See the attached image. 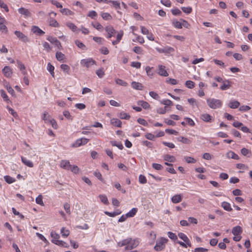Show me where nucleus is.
<instances>
[{
  "mask_svg": "<svg viewBox=\"0 0 252 252\" xmlns=\"http://www.w3.org/2000/svg\"><path fill=\"white\" fill-rule=\"evenodd\" d=\"M236 167L239 169L242 170H248L249 167L248 166L246 165L243 163H238L236 164Z\"/></svg>",
  "mask_w": 252,
  "mask_h": 252,
  "instance_id": "obj_50",
  "label": "nucleus"
},
{
  "mask_svg": "<svg viewBox=\"0 0 252 252\" xmlns=\"http://www.w3.org/2000/svg\"><path fill=\"white\" fill-rule=\"evenodd\" d=\"M56 57L58 61L60 62L63 61L64 59V55L60 52H57Z\"/></svg>",
  "mask_w": 252,
  "mask_h": 252,
  "instance_id": "obj_33",
  "label": "nucleus"
},
{
  "mask_svg": "<svg viewBox=\"0 0 252 252\" xmlns=\"http://www.w3.org/2000/svg\"><path fill=\"white\" fill-rule=\"evenodd\" d=\"M61 233L63 237H67L70 234V231L65 227H62L61 229Z\"/></svg>",
  "mask_w": 252,
  "mask_h": 252,
  "instance_id": "obj_29",
  "label": "nucleus"
},
{
  "mask_svg": "<svg viewBox=\"0 0 252 252\" xmlns=\"http://www.w3.org/2000/svg\"><path fill=\"white\" fill-rule=\"evenodd\" d=\"M137 104L138 106H141L144 109L150 108V104L147 102L143 100L138 101Z\"/></svg>",
  "mask_w": 252,
  "mask_h": 252,
  "instance_id": "obj_21",
  "label": "nucleus"
},
{
  "mask_svg": "<svg viewBox=\"0 0 252 252\" xmlns=\"http://www.w3.org/2000/svg\"><path fill=\"white\" fill-rule=\"evenodd\" d=\"M208 250L206 248L200 247L195 248L194 252H207Z\"/></svg>",
  "mask_w": 252,
  "mask_h": 252,
  "instance_id": "obj_64",
  "label": "nucleus"
},
{
  "mask_svg": "<svg viewBox=\"0 0 252 252\" xmlns=\"http://www.w3.org/2000/svg\"><path fill=\"white\" fill-rule=\"evenodd\" d=\"M241 153L244 156L250 157L252 154L251 151L245 148H243L241 149Z\"/></svg>",
  "mask_w": 252,
  "mask_h": 252,
  "instance_id": "obj_34",
  "label": "nucleus"
},
{
  "mask_svg": "<svg viewBox=\"0 0 252 252\" xmlns=\"http://www.w3.org/2000/svg\"><path fill=\"white\" fill-rule=\"evenodd\" d=\"M43 119L47 124L51 125L54 128L57 129L58 128V125L56 121L52 119L48 113H45Z\"/></svg>",
  "mask_w": 252,
  "mask_h": 252,
  "instance_id": "obj_5",
  "label": "nucleus"
},
{
  "mask_svg": "<svg viewBox=\"0 0 252 252\" xmlns=\"http://www.w3.org/2000/svg\"><path fill=\"white\" fill-rule=\"evenodd\" d=\"M221 206L224 209V210L227 211H231L232 210L230 204L227 202L224 201L222 202Z\"/></svg>",
  "mask_w": 252,
  "mask_h": 252,
  "instance_id": "obj_24",
  "label": "nucleus"
},
{
  "mask_svg": "<svg viewBox=\"0 0 252 252\" xmlns=\"http://www.w3.org/2000/svg\"><path fill=\"white\" fill-rule=\"evenodd\" d=\"M33 33L38 34V35H42L45 33L44 32L41 30L37 26H33L32 29Z\"/></svg>",
  "mask_w": 252,
  "mask_h": 252,
  "instance_id": "obj_22",
  "label": "nucleus"
},
{
  "mask_svg": "<svg viewBox=\"0 0 252 252\" xmlns=\"http://www.w3.org/2000/svg\"><path fill=\"white\" fill-rule=\"evenodd\" d=\"M149 94L152 97H153V98H154L156 100H159L160 98L159 95L157 93H156L155 92H153V91L150 92Z\"/></svg>",
  "mask_w": 252,
  "mask_h": 252,
  "instance_id": "obj_51",
  "label": "nucleus"
},
{
  "mask_svg": "<svg viewBox=\"0 0 252 252\" xmlns=\"http://www.w3.org/2000/svg\"><path fill=\"white\" fill-rule=\"evenodd\" d=\"M172 24L174 25V26L177 29H182V23L181 22L174 20L172 21Z\"/></svg>",
  "mask_w": 252,
  "mask_h": 252,
  "instance_id": "obj_43",
  "label": "nucleus"
},
{
  "mask_svg": "<svg viewBox=\"0 0 252 252\" xmlns=\"http://www.w3.org/2000/svg\"><path fill=\"white\" fill-rule=\"evenodd\" d=\"M240 105V103L237 100L231 101L228 103V106L231 109L237 108Z\"/></svg>",
  "mask_w": 252,
  "mask_h": 252,
  "instance_id": "obj_27",
  "label": "nucleus"
},
{
  "mask_svg": "<svg viewBox=\"0 0 252 252\" xmlns=\"http://www.w3.org/2000/svg\"><path fill=\"white\" fill-rule=\"evenodd\" d=\"M81 141L80 140V139H77L75 142L72 145V147H75V148H77V147H79L81 146H82V143H81Z\"/></svg>",
  "mask_w": 252,
  "mask_h": 252,
  "instance_id": "obj_54",
  "label": "nucleus"
},
{
  "mask_svg": "<svg viewBox=\"0 0 252 252\" xmlns=\"http://www.w3.org/2000/svg\"><path fill=\"white\" fill-rule=\"evenodd\" d=\"M51 236L52 238V242L58 246L63 247L64 248H68L69 247L68 244L60 240L59 239L60 238V235L58 234L57 232H56L54 231H52L51 232Z\"/></svg>",
  "mask_w": 252,
  "mask_h": 252,
  "instance_id": "obj_2",
  "label": "nucleus"
},
{
  "mask_svg": "<svg viewBox=\"0 0 252 252\" xmlns=\"http://www.w3.org/2000/svg\"><path fill=\"white\" fill-rule=\"evenodd\" d=\"M4 179L5 181L8 184H12L16 181L15 178L11 177V176L8 175L4 176Z\"/></svg>",
  "mask_w": 252,
  "mask_h": 252,
  "instance_id": "obj_31",
  "label": "nucleus"
},
{
  "mask_svg": "<svg viewBox=\"0 0 252 252\" xmlns=\"http://www.w3.org/2000/svg\"><path fill=\"white\" fill-rule=\"evenodd\" d=\"M101 15L102 18L105 20H111L112 19V16L108 13L102 12Z\"/></svg>",
  "mask_w": 252,
  "mask_h": 252,
  "instance_id": "obj_35",
  "label": "nucleus"
},
{
  "mask_svg": "<svg viewBox=\"0 0 252 252\" xmlns=\"http://www.w3.org/2000/svg\"><path fill=\"white\" fill-rule=\"evenodd\" d=\"M2 73L6 77H10L12 74V70L10 67L8 66H5L2 70Z\"/></svg>",
  "mask_w": 252,
  "mask_h": 252,
  "instance_id": "obj_11",
  "label": "nucleus"
},
{
  "mask_svg": "<svg viewBox=\"0 0 252 252\" xmlns=\"http://www.w3.org/2000/svg\"><path fill=\"white\" fill-rule=\"evenodd\" d=\"M35 202L37 204L41 205L44 206V204L43 201V197L41 194H39L35 199Z\"/></svg>",
  "mask_w": 252,
  "mask_h": 252,
  "instance_id": "obj_36",
  "label": "nucleus"
},
{
  "mask_svg": "<svg viewBox=\"0 0 252 252\" xmlns=\"http://www.w3.org/2000/svg\"><path fill=\"white\" fill-rule=\"evenodd\" d=\"M116 83L122 86H126L127 85V83L126 82L120 79H117L116 80Z\"/></svg>",
  "mask_w": 252,
  "mask_h": 252,
  "instance_id": "obj_53",
  "label": "nucleus"
},
{
  "mask_svg": "<svg viewBox=\"0 0 252 252\" xmlns=\"http://www.w3.org/2000/svg\"><path fill=\"white\" fill-rule=\"evenodd\" d=\"M168 240L164 237H160L156 241V245L154 247V250L157 252L161 251L165 248V245L167 243Z\"/></svg>",
  "mask_w": 252,
  "mask_h": 252,
  "instance_id": "obj_3",
  "label": "nucleus"
},
{
  "mask_svg": "<svg viewBox=\"0 0 252 252\" xmlns=\"http://www.w3.org/2000/svg\"><path fill=\"white\" fill-rule=\"evenodd\" d=\"M97 16V14L96 11L94 10L91 11L89 12L88 16L91 17L92 19H95Z\"/></svg>",
  "mask_w": 252,
  "mask_h": 252,
  "instance_id": "obj_48",
  "label": "nucleus"
},
{
  "mask_svg": "<svg viewBox=\"0 0 252 252\" xmlns=\"http://www.w3.org/2000/svg\"><path fill=\"white\" fill-rule=\"evenodd\" d=\"M47 39L51 43L54 44L58 48L62 47L61 42L56 37L49 36L47 37Z\"/></svg>",
  "mask_w": 252,
  "mask_h": 252,
  "instance_id": "obj_10",
  "label": "nucleus"
},
{
  "mask_svg": "<svg viewBox=\"0 0 252 252\" xmlns=\"http://www.w3.org/2000/svg\"><path fill=\"white\" fill-rule=\"evenodd\" d=\"M96 74L99 78H102L104 75V72L102 68H100L96 70Z\"/></svg>",
  "mask_w": 252,
  "mask_h": 252,
  "instance_id": "obj_63",
  "label": "nucleus"
},
{
  "mask_svg": "<svg viewBox=\"0 0 252 252\" xmlns=\"http://www.w3.org/2000/svg\"><path fill=\"white\" fill-rule=\"evenodd\" d=\"M139 182L141 184H145L147 182V180L145 176L140 175L139 176Z\"/></svg>",
  "mask_w": 252,
  "mask_h": 252,
  "instance_id": "obj_45",
  "label": "nucleus"
},
{
  "mask_svg": "<svg viewBox=\"0 0 252 252\" xmlns=\"http://www.w3.org/2000/svg\"><path fill=\"white\" fill-rule=\"evenodd\" d=\"M18 12L22 15H25L26 17H30L31 14L28 9H26L24 7H21L18 9Z\"/></svg>",
  "mask_w": 252,
  "mask_h": 252,
  "instance_id": "obj_20",
  "label": "nucleus"
},
{
  "mask_svg": "<svg viewBox=\"0 0 252 252\" xmlns=\"http://www.w3.org/2000/svg\"><path fill=\"white\" fill-rule=\"evenodd\" d=\"M99 198L100 201L104 204L108 205L109 204L107 197L105 195H99Z\"/></svg>",
  "mask_w": 252,
  "mask_h": 252,
  "instance_id": "obj_38",
  "label": "nucleus"
},
{
  "mask_svg": "<svg viewBox=\"0 0 252 252\" xmlns=\"http://www.w3.org/2000/svg\"><path fill=\"white\" fill-rule=\"evenodd\" d=\"M66 26L71 29L73 32H75L76 31L77 27L75 26L73 23L68 22L66 23Z\"/></svg>",
  "mask_w": 252,
  "mask_h": 252,
  "instance_id": "obj_44",
  "label": "nucleus"
},
{
  "mask_svg": "<svg viewBox=\"0 0 252 252\" xmlns=\"http://www.w3.org/2000/svg\"><path fill=\"white\" fill-rule=\"evenodd\" d=\"M47 70L50 73L51 75L54 77V66L51 64L50 63H49L47 64Z\"/></svg>",
  "mask_w": 252,
  "mask_h": 252,
  "instance_id": "obj_32",
  "label": "nucleus"
},
{
  "mask_svg": "<svg viewBox=\"0 0 252 252\" xmlns=\"http://www.w3.org/2000/svg\"><path fill=\"white\" fill-rule=\"evenodd\" d=\"M165 132L170 134H173L175 135H177L178 134V132L175 130L172 129H166Z\"/></svg>",
  "mask_w": 252,
  "mask_h": 252,
  "instance_id": "obj_60",
  "label": "nucleus"
},
{
  "mask_svg": "<svg viewBox=\"0 0 252 252\" xmlns=\"http://www.w3.org/2000/svg\"><path fill=\"white\" fill-rule=\"evenodd\" d=\"M0 94L1 97L5 101H8L9 100L8 97L4 90H0Z\"/></svg>",
  "mask_w": 252,
  "mask_h": 252,
  "instance_id": "obj_62",
  "label": "nucleus"
},
{
  "mask_svg": "<svg viewBox=\"0 0 252 252\" xmlns=\"http://www.w3.org/2000/svg\"><path fill=\"white\" fill-rule=\"evenodd\" d=\"M162 143L170 149H173L175 147V145L173 143L163 141Z\"/></svg>",
  "mask_w": 252,
  "mask_h": 252,
  "instance_id": "obj_59",
  "label": "nucleus"
},
{
  "mask_svg": "<svg viewBox=\"0 0 252 252\" xmlns=\"http://www.w3.org/2000/svg\"><path fill=\"white\" fill-rule=\"evenodd\" d=\"M60 167L64 169L69 170L71 165L69 160H62L60 162Z\"/></svg>",
  "mask_w": 252,
  "mask_h": 252,
  "instance_id": "obj_9",
  "label": "nucleus"
},
{
  "mask_svg": "<svg viewBox=\"0 0 252 252\" xmlns=\"http://www.w3.org/2000/svg\"><path fill=\"white\" fill-rule=\"evenodd\" d=\"M152 167L157 170H160L163 168V166L161 164L156 163L152 164Z\"/></svg>",
  "mask_w": 252,
  "mask_h": 252,
  "instance_id": "obj_57",
  "label": "nucleus"
},
{
  "mask_svg": "<svg viewBox=\"0 0 252 252\" xmlns=\"http://www.w3.org/2000/svg\"><path fill=\"white\" fill-rule=\"evenodd\" d=\"M171 12L174 15H180L182 14L181 10L177 8L172 9Z\"/></svg>",
  "mask_w": 252,
  "mask_h": 252,
  "instance_id": "obj_61",
  "label": "nucleus"
},
{
  "mask_svg": "<svg viewBox=\"0 0 252 252\" xmlns=\"http://www.w3.org/2000/svg\"><path fill=\"white\" fill-rule=\"evenodd\" d=\"M223 84L220 86V89L224 91L227 90L230 87V82L228 80H226L223 82Z\"/></svg>",
  "mask_w": 252,
  "mask_h": 252,
  "instance_id": "obj_26",
  "label": "nucleus"
},
{
  "mask_svg": "<svg viewBox=\"0 0 252 252\" xmlns=\"http://www.w3.org/2000/svg\"><path fill=\"white\" fill-rule=\"evenodd\" d=\"M161 103L165 105V109L167 106L173 105V103L169 99H163L161 101Z\"/></svg>",
  "mask_w": 252,
  "mask_h": 252,
  "instance_id": "obj_37",
  "label": "nucleus"
},
{
  "mask_svg": "<svg viewBox=\"0 0 252 252\" xmlns=\"http://www.w3.org/2000/svg\"><path fill=\"white\" fill-rule=\"evenodd\" d=\"M75 43L76 45L79 48L84 50L86 49V46L80 40H76L75 41Z\"/></svg>",
  "mask_w": 252,
  "mask_h": 252,
  "instance_id": "obj_39",
  "label": "nucleus"
},
{
  "mask_svg": "<svg viewBox=\"0 0 252 252\" xmlns=\"http://www.w3.org/2000/svg\"><path fill=\"white\" fill-rule=\"evenodd\" d=\"M21 160L23 164L29 167H33V163L31 160L28 159L27 158L22 156Z\"/></svg>",
  "mask_w": 252,
  "mask_h": 252,
  "instance_id": "obj_18",
  "label": "nucleus"
},
{
  "mask_svg": "<svg viewBox=\"0 0 252 252\" xmlns=\"http://www.w3.org/2000/svg\"><path fill=\"white\" fill-rule=\"evenodd\" d=\"M14 33L16 35V36L23 42H29V39L28 38V37L24 34H23L22 32L16 31L14 32Z\"/></svg>",
  "mask_w": 252,
  "mask_h": 252,
  "instance_id": "obj_7",
  "label": "nucleus"
},
{
  "mask_svg": "<svg viewBox=\"0 0 252 252\" xmlns=\"http://www.w3.org/2000/svg\"><path fill=\"white\" fill-rule=\"evenodd\" d=\"M61 68L63 71L66 72L67 74H69V71L70 70V67L67 64H61Z\"/></svg>",
  "mask_w": 252,
  "mask_h": 252,
  "instance_id": "obj_41",
  "label": "nucleus"
},
{
  "mask_svg": "<svg viewBox=\"0 0 252 252\" xmlns=\"http://www.w3.org/2000/svg\"><path fill=\"white\" fill-rule=\"evenodd\" d=\"M158 73L160 76H164V77H166V76H168V73L165 70V67L164 66H163L161 65L158 66Z\"/></svg>",
  "mask_w": 252,
  "mask_h": 252,
  "instance_id": "obj_13",
  "label": "nucleus"
},
{
  "mask_svg": "<svg viewBox=\"0 0 252 252\" xmlns=\"http://www.w3.org/2000/svg\"><path fill=\"white\" fill-rule=\"evenodd\" d=\"M111 124L115 126L119 127H121L122 126L121 121L120 120L115 118H113L111 120Z\"/></svg>",
  "mask_w": 252,
  "mask_h": 252,
  "instance_id": "obj_25",
  "label": "nucleus"
},
{
  "mask_svg": "<svg viewBox=\"0 0 252 252\" xmlns=\"http://www.w3.org/2000/svg\"><path fill=\"white\" fill-rule=\"evenodd\" d=\"M69 170H71L73 173L75 174H78L80 171L79 167L77 166L74 165H71V167H70Z\"/></svg>",
  "mask_w": 252,
  "mask_h": 252,
  "instance_id": "obj_47",
  "label": "nucleus"
},
{
  "mask_svg": "<svg viewBox=\"0 0 252 252\" xmlns=\"http://www.w3.org/2000/svg\"><path fill=\"white\" fill-rule=\"evenodd\" d=\"M96 62L91 58L82 59L81 60L80 64L82 66L88 68L94 64H95Z\"/></svg>",
  "mask_w": 252,
  "mask_h": 252,
  "instance_id": "obj_6",
  "label": "nucleus"
},
{
  "mask_svg": "<svg viewBox=\"0 0 252 252\" xmlns=\"http://www.w3.org/2000/svg\"><path fill=\"white\" fill-rule=\"evenodd\" d=\"M243 230L241 226H236L233 228L232 230V233L234 235H239L242 233Z\"/></svg>",
  "mask_w": 252,
  "mask_h": 252,
  "instance_id": "obj_17",
  "label": "nucleus"
},
{
  "mask_svg": "<svg viewBox=\"0 0 252 252\" xmlns=\"http://www.w3.org/2000/svg\"><path fill=\"white\" fill-rule=\"evenodd\" d=\"M133 52L138 54H141L142 53V49L139 46H135L133 49Z\"/></svg>",
  "mask_w": 252,
  "mask_h": 252,
  "instance_id": "obj_56",
  "label": "nucleus"
},
{
  "mask_svg": "<svg viewBox=\"0 0 252 252\" xmlns=\"http://www.w3.org/2000/svg\"><path fill=\"white\" fill-rule=\"evenodd\" d=\"M184 159L188 163H195L196 162V160L191 157L185 156Z\"/></svg>",
  "mask_w": 252,
  "mask_h": 252,
  "instance_id": "obj_30",
  "label": "nucleus"
},
{
  "mask_svg": "<svg viewBox=\"0 0 252 252\" xmlns=\"http://www.w3.org/2000/svg\"><path fill=\"white\" fill-rule=\"evenodd\" d=\"M185 120L186 121L187 124H188L190 126H193L195 125L194 121L190 118H186Z\"/></svg>",
  "mask_w": 252,
  "mask_h": 252,
  "instance_id": "obj_58",
  "label": "nucleus"
},
{
  "mask_svg": "<svg viewBox=\"0 0 252 252\" xmlns=\"http://www.w3.org/2000/svg\"><path fill=\"white\" fill-rule=\"evenodd\" d=\"M226 156L228 158H232L234 159H239V156L234 152L230 151L226 154Z\"/></svg>",
  "mask_w": 252,
  "mask_h": 252,
  "instance_id": "obj_19",
  "label": "nucleus"
},
{
  "mask_svg": "<svg viewBox=\"0 0 252 252\" xmlns=\"http://www.w3.org/2000/svg\"><path fill=\"white\" fill-rule=\"evenodd\" d=\"M61 13L65 15H71L73 14V12L67 8H63L60 10Z\"/></svg>",
  "mask_w": 252,
  "mask_h": 252,
  "instance_id": "obj_42",
  "label": "nucleus"
},
{
  "mask_svg": "<svg viewBox=\"0 0 252 252\" xmlns=\"http://www.w3.org/2000/svg\"><path fill=\"white\" fill-rule=\"evenodd\" d=\"M139 244V241L138 239H132L127 238L118 243V245L120 247L126 246V250H131L136 248Z\"/></svg>",
  "mask_w": 252,
  "mask_h": 252,
  "instance_id": "obj_1",
  "label": "nucleus"
},
{
  "mask_svg": "<svg viewBox=\"0 0 252 252\" xmlns=\"http://www.w3.org/2000/svg\"><path fill=\"white\" fill-rule=\"evenodd\" d=\"M94 175L100 181H103V179L102 178L101 174L97 170H96L94 172Z\"/></svg>",
  "mask_w": 252,
  "mask_h": 252,
  "instance_id": "obj_52",
  "label": "nucleus"
},
{
  "mask_svg": "<svg viewBox=\"0 0 252 252\" xmlns=\"http://www.w3.org/2000/svg\"><path fill=\"white\" fill-rule=\"evenodd\" d=\"M105 31L107 32L108 35L107 38H110L112 37L113 33L115 32V30L111 26H107L105 28Z\"/></svg>",
  "mask_w": 252,
  "mask_h": 252,
  "instance_id": "obj_12",
  "label": "nucleus"
},
{
  "mask_svg": "<svg viewBox=\"0 0 252 252\" xmlns=\"http://www.w3.org/2000/svg\"><path fill=\"white\" fill-rule=\"evenodd\" d=\"M207 104L212 109L219 108L222 105V102L219 99L209 98L207 100Z\"/></svg>",
  "mask_w": 252,
  "mask_h": 252,
  "instance_id": "obj_4",
  "label": "nucleus"
},
{
  "mask_svg": "<svg viewBox=\"0 0 252 252\" xmlns=\"http://www.w3.org/2000/svg\"><path fill=\"white\" fill-rule=\"evenodd\" d=\"M186 86L189 88L192 89L194 87V83L192 81L188 80L186 82Z\"/></svg>",
  "mask_w": 252,
  "mask_h": 252,
  "instance_id": "obj_55",
  "label": "nucleus"
},
{
  "mask_svg": "<svg viewBox=\"0 0 252 252\" xmlns=\"http://www.w3.org/2000/svg\"><path fill=\"white\" fill-rule=\"evenodd\" d=\"M168 236L169 238L173 241H176L177 240L178 238L175 233H174L172 232H168L167 233Z\"/></svg>",
  "mask_w": 252,
  "mask_h": 252,
  "instance_id": "obj_46",
  "label": "nucleus"
},
{
  "mask_svg": "<svg viewBox=\"0 0 252 252\" xmlns=\"http://www.w3.org/2000/svg\"><path fill=\"white\" fill-rule=\"evenodd\" d=\"M182 199L183 197L181 194H176L171 198V201L173 203L176 204L181 202Z\"/></svg>",
  "mask_w": 252,
  "mask_h": 252,
  "instance_id": "obj_16",
  "label": "nucleus"
},
{
  "mask_svg": "<svg viewBox=\"0 0 252 252\" xmlns=\"http://www.w3.org/2000/svg\"><path fill=\"white\" fill-rule=\"evenodd\" d=\"M201 119L205 122H210L211 117L209 114H205L201 116Z\"/></svg>",
  "mask_w": 252,
  "mask_h": 252,
  "instance_id": "obj_49",
  "label": "nucleus"
},
{
  "mask_svg": "<svg viewBox=\"0 0 252 252\" xmlns=\"http://www.w3.org/2000/svg\"><path fill=\"white\" fill-rule=\"evenodd\" d=\"M49 25L53 27H58L59 26V23L55 19L53 18H50L49 21Z\"/></svg>",
  "mask_w": 252,
  "mask_h": 252,
  "instance_id": "obj_40",
  "label": "nucleus"
},
{
  "mask_svg": "<svg viewBox=\"0 0 252 252\" xmlns=\"http://www.w3.org/2000/svg\"><path fill=\"white\" fill-rule=\"evenodd\" d=\"M131 86L134 89L136 90H142L144 88L143 85L141 83L135 81L132 82Z\"/></svg>",
  "mask_w": 252,
  "mask_h": 252,
  "instance_id": "obj_15",
  "label": "nucleus"
},
{
  "mask_svg": "<svg viewBox=\"0 0 252 252\" xmlns=\"http://www.w3.org/2000/svg\"><path fill=\"white\" fill-rule=\"evenodd\" d=\"M177 139L178 141L181 142L184 144H189L191 143V141L190 139L183 136L179 137L177 138Z\"/></svg>",
  "mask_w": 252,
  "mask_h": 252,
  "instance_id": "obj_23",
  "label": "nucleus"
},
{
  "mask_svg": "<svg viewBox=\"0 0 252 252\" xmlns=\"http://www.w3.org/2000/svg\"><path fill=\"white\" fill-rule=\"evenodd\" d=\"M163 158L165 161L169 162H174L176 161V158L174 156L166 154L163 156Z\"/></svg>",
  "mask_w": 252,
  "mask_h": 252,
  "instance_id": "obj_14",
  "label": "nucleus"
},
{
  "mask_svg": "<svg viewBox=\"0 0 252 252\" xmlns=\"http://www.w3.org/2000/svg\"><path fill=\"white\" fill-rule=\"evenodd\" d=\"M178 236L180 239L183 240L188 245V246L189 247H191V242H190L189 239L188 238V237L185 234H184L182 232L179 233Z\"/></svg>",
  "mask_w": 252,
  "mask_h": 252,
  "instance_id": "obj_8",
  "label": "nucleus"
},
{
  "mask_svg": "<svg viewBox=\"0 0 252 252\" xmlns=\"http://www.w3.org/2000/svg\"><path fill=\"white\" fill-rule=\"evenodd\" d=\"M138 211V209L137 208H133L131 210H130L128 213H127L126 216L128 218L133 217Z\"/></svg>",
  "mask_w": 252,
  "mask_h": 252,
  "instance_id": "obj_28",
  "label": "nucleus"
}]
</instances>
